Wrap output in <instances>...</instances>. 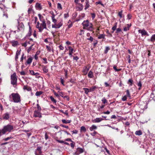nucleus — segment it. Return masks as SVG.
I'll list each match as a JSON object with an SVG mask.
<instances>
[{
  "label": "nucleus",
  "mask_w": 155,
  "mask_h": 155,
  "mask_svg": "<svg viewBox=\"0 0 155 155\" xmlns=\"http://www.w3.org/2000/svg\"><path fill=\"white\" fill-rule=\"evenodd\" d=\"M89 69L87 68V67H86L84 70L83 71V72L85 74H87L88 71H89Z\"/></svg>",
  "instance_id": "c9c22d12"
},
{
  "label": "nucleus",
  "mask_w": 155,
  "mask_h": 155,
  "mask_svg": "<svg viewBox=\"0 0 155 155\" xmlns=\"http://www.w3.org/2000/svg\"><path fill=\"white\" fill-rule=\"evenodd\" d=\"M121 30L120 28H117L116 30V32L117 33H118L119 32L121 31Z\"/></svg>",
  "instance_id": "13d9d810"
},
{
  "label": "nucleus",
  "mask_w": 155,
  "mask_h": 155,
  "mask_svg": "<svg viewBox=\"0 0 155 155\" xmlns=\"http://www.w3.org/2000/svg\"><path fill=\"white\" fill-rule=\"evenodd\" d=\"M19 27L22 29L24 30V26L23 23L21 22L19 24Z\"/></svg>",
  "instance_id": "cd10ccee"
},
{
  "label": "nucleus",
  "mask_w": 155,
  "mask_h": 155,
  "mask_svg": "<svg viewBox=\"0 0 155 155\" xmlns=\"http://www.w3.org/2000/svg\"><path fill=\"white\" fill-rule=\"evenodd\" d=\"M38 15L39 17V19L40 21H43L45 20V19H44V17L43 16L41 15L40 14H38Z\"/></svg>",
  "instance_id": "bb28decb"
},
{
  "label": "nucleus",
  "mask_w": 155,
  "mask_h": 155,
  "mask_svg": "<svg viewBox=\"0 0 155 155\" xmlns=\"http://www.w3.org/2000/svg\"><path fill=\"white\" fill-rule=\"evenodd\" d=\"M138 32L139 33H141V34L142 36L146 35L147 36L149 35L148 34L147 32L144 29H140L138 30Z\"/></svg>",
  "instance_id": "6e6552de"
},
{
  "label": "nucleus",
  "mask_w": 155,
  "mask_h": 155,
  "mask_svg": "<svg viewBox=\"0 0 155 155\" xmlns=\"http://www.w3.org/2000/svg\"><path fill=\"white\" fill-rule=\"evenodd\" d=\"M63 98L64 99L66 98V99L68 101H69V97H68V96L66 95V96H64V97H63Z\"/></svg>",
  "instance_id": "774afa93"
},
{
  "label": "nucleus",
  "mask_w": 155,
  "mask_h": 155,
  "mask_svg": "<svg viewBox=\"0 0 155 155\" xmlns=\"http://www.w3.org/2000/svg\"><path fill=\"white\" fill-rule=\"evenodd\" d=\"M72 143H71L70 145L71 147H72V149H73L74 147V145L75 144V143L73 141V142H72Z\"/></svg>",
  "instance_id": "09e8293b"
},
{
  "label": "nucleus",
  "mask_w": 155,
  "mask_h": 155,
  "mask_svg": "<svg viewBox=\"0 0 155 155\" xmlns=\"http://www.w3.org/2000/svg\"><path fill=\"white\" fill-rule=\"evenodd\" d=\"M102 103L104 104H106L107 103V101L106 99L104 97L101 100Z\"/></svg>",
  "instance_id": "f704fd0d"
},
{
  "label": "nucleus",
  "mask_w": 155,
  "mask_h": 155,
  "mask_svg": "<svg viewBox=\"0 0 155 155\" xmlns=\"http://www.w3.org/2000/svg\"><path fill=\"white\" fill-rule=\"evenodd\" d=\"M33 10H32V8H28V15H29L31 13V11H33Z\"/></svg>",
  "instance_id": "603ef678"
},
{
  "label": "nucleus",
  "mask_w": 155,
  "mask_h": 155,
  "mask_svg": "<svg viewBox=\"0 0 155 155\" xmlns=\"http://www.w3.org/2000/svg\"><path fill=\"white\" fill-rule=\"evenodd\" d=\"M42 147L41 146H38L36 150L35 153L36 155H41L42 153L41 149Z\"/></svg>",
  "instance_id": "39448f33"
},
{
  "label": "nucleus",
  "mask_w": 155,
  "mask_h": 155,
  "mask_svg": "<svg viewBox=\"0 0 155 155\" xmlns=\"http://www.w3.org/2000/svg\"><path fill=\"white\" fill-rule=\"evenodd\" d=\"M12 46H15L18 44V42L17 41H12Z\"/></svg>",
  "instance_id": "5701e85b"
},
{
  "label": "nucleus",
  "mask_w": 155,
  "mask_h": 155,
  "mask_svg": "<svg viewBox=\"0 0 155 155\" xmlns=\"http://www.w3.org/2000/svg\"><path fill=\"white\" fill-rule=\"evenodd\" d=\"M40 111L35 110L34 113V117H38L41 118L42 117L41 113L40 112Z\"/></svg>",
  "instance_id": "423d86ee"
},
{
  "label": "nucleus",
  "mask_w": 155,
  "mask_h": 155,
  "mask_svg": "<svg viewBox=\"0 0 155 155\" xmlns=\"http://www.w3.org/2000/svg\"><path fill=\"white\" fill-rule=\"evenodd\" d=\"M31 32H32V30L31 28V27L30 25H29V31L26 37H27L28 36H30L31 35Z\"/></svg>",
  "instance_id": "f3484780"
},
{
  "label": "nucleus",
  "mask_w": 155,
  "mask_h": 155,
  "mask_svg": "<svg viewBox=\"0 0 155 155\" xmlns=\"http://www.w3.org/2000/svg\"><path fill=\"white\" fill-rule=\"evenodd\" d=\"M13 138V137H8L6 138H4V139H3V141H6L8 140H10V139H12Z\"/></svg>",
  "instance_id": "58836bf2"
},
{
  "label": "nucleus",
  "mask_w": 155,
  "mask_h": 155,
  "mask_svg": "<svg viewBox=\"0 0 155 155\" xmlns=\"http://www.w3.org/2000/svg\"><path fill=\"white\" fill-rule=\"evenodd\" d=\"M105 38V35L104 34H100L98 36V38L101 39V38Z\"/></svg>",
  "instance_id": "473e14b6"
},
{
  "label": "nucleus",
  "mask_w": 155,
  "mask_h": 155,
  "mask_svg": "<svg viewBox=\"0 0 155 155\" xmlns=\"http://www.w3.org/2000/svg\"><path fill=\"white\" fill-rule=\"evenodd\" d=\"M14 129L13 126L10 124H8L7 125L4 126L3 128L1 130L2 134H5L6 132H10L13 130Z\"/></svg>",
  "instance_id": "7ed1b4c3"
},
{
  "label": "nucleus",
  "mask_w": 155,
  "mask_h": 155,
  "mask_svg": "<svg viewBox=\"0 0 155 155\" xmlns=\"http://www.w3.org/2000/svg\"><path fill=\"white\" fill-rule=\"evenodd\" d=\"M42 68L43 72L45 73H47L48 72V70L47 68V66L43 65L42 66Z\"/></svg>",
  "instance_id": "4468645a"
},
{
  "label": "nucleus",
  "mask_w": 155,
  "mask_h": 155,
  "mask_svg": "<svg viewBox=\"0 0 155 155\" xmlns=\"http://www.w3.org/2000/svg\"><path fill=\"white\" fill-rule=\"evenodd\" d=\"M98 87L96 86H92L89 89V92L94 91Z\"/></svg>",
  "instance_id": "dca6fc26"
},
{
  "label": "nucleus",
  "mask_w": 155,
  "mask_h": 155,
  "mask_svg": "<svg viewBox=\"0 0 155 155\" xmlns=\"http://www.w3.org/2000/svg\"><path fill=\"white\" fill-rule=\"evenodd\" d=\"M122 10H121L120 12H119L118 13V15L120 16V18H122Z\"/></svg>",
  "instance_id": "3c124183"
},
{
  "label": "nucleus",
  "mask_w": 155,
  "mask_h": 155,
  "mask_svg": "<svg viewBox=\"0 0 155 155\" xmlns=\"http://www.w3.org/2000/svg\"><path fill=\"white\" fill-rule=\"evenodd\" d=\"M88 77L90 78H92L93 77V72L91 71H90L88 74Z\"/></svg>",
  "instance_id": "6ab92c4d"
},
{
  "label": "nucleus",
  "mask_w": 155,
  "mask_h": 155,
  "mask_svg": "<svg viewBox=\"0 0 155 155\" xmlns=\"http://www.w3.org/2000/svg\"><path fill=\"white\" fill-rule=\"evenodd\" d=\"M3 118L4 119L8 120L9 118V114L7 112L4 114L3 115Z\"/></svg>",
  "instance_id": "1a4fd4ad"
},
{
  "label": "nucleus",
  "mask_w": 155,
  "mask_h": 155,
  "mask_svg": "<svg viewBox=\"0 0 155 155\" xmlns=\"http://www.w3.org/2000/svg\"><path fill=\"white\" fill-rule=\"evenodd\" d=\"M110 49L108 47H106L105 48V49L104 50V53L105 54H107L108 51Z\"/></svg>",
  "instance_id": "a19ab883"
},
{
  "label": "nucleus",
  "mask_w": 155,
  "mask_h": 155,
  "mask_svg": "<svg viewBox=\"0 0 155 155\" xmlns=\"http://www.w3.org/2000/svg\"><path fill=\"white\" fill-rule=\"evenodd\" d=\"M133 82V81L132 79H130L128 81L127 83L129 84V83H130V86H132V84Z\"/></svg>",
  "instance_id": "e433bc0d"
},
{
  "label": "nucleus",
  "mask_w": 155,
  "mask_h": 155,
  "mask_svg": "<svg viewBox=\"0 0 155 155\" xmlns=\"http://www.w3.org/2000/svg\"><path fill=\"white\" fill-rule=\"evenodd\" d=\"M80 131H83L84 132H85L86 131V129L84 126H83L81 127Z\"/></svg>",
  "instance_id": "c756f323"
},
{
  "label": "nucleus",
  "mask_w": 155,
  "mask_h": 155,
  "mask_svg": "<svg viewBox=\"0 0 155 155\" xmlns=\"http://www.w3.org/2000/svg\"><path fill=\"white\" fill-rule=\"evenodd\" d=\"M79 58L77 56H73V60H76V61H77V60L79 59Z\"/></svg>",
  "instance_id": "5fc2aeb1"
},
{
  "label": "nucleus",
  "mask_w": 155,
  "mask_h": 155,
  "mask_svg": "<svg viewBox=\"0 0 155 155\" xmlns=\"http://www.w3.org/2000/svg\"><path fill=\"white\" fill-rule=\"evenodd\" d=\"M58 93L59 94V96H60L62 97H64V93L62 92L58 91Z\"/></svg>",
  "instance_id": "a18cd8bd"
},
{
  "label": "nucleus",
  "mask_w": 155,
  "mask_h": 155,
  "mask_svg": "<svg viewBox=\"0 0 155 155\" xmlns=\"http://www.w3.org/2000/svg\"><path fill=\"white\" fill-rule=\"evenodd\" d=\"M86 5L85 8V9L86 10L87 8H89V1L88 0H86L85 1Z\"/></svg>",
  "instance_id": "b1692460"
},
{
  "label": "nucleus",
  "mask_w": 155,
  "mask_h": 155,
  "mask_svg": "<svg viewBox=\"0 0 155 155\" xmlns=\"http://www.w3.org/2000/svg\"><path fill=\"white\" fill-rule=\"evenodd\" d=\"M60 111L61 112V113H63L64 114H65V115H66V116H67V117H69V114H68V111H67V110H66V111H65V112H64L63 111V110H60Z\"/></svg>",
  "instance_id": "393cba45"
},
{
  "label": "nucleus",
  "mask_w": 155,
  "mask_h": 155,
  "mask_svg": "<svg viewBox=\"0 0 155 155\" xmlns=\"http://www.w3.org/2000/svg\"><path fill=\"white\" fill-rule=\"evenodd\" d=\"M30 74L32 75H35V73L33 70H29Z\"/></svg>",
  "instance_id": "680f3d73"
},
{
  "label": "nucleus",
  "mask_w": 155,
  "mask_h": 155,
  "mask_svg": "<svg viewBox=\"0 0 155 155\" xmlns=\"http://www.w3.org/2000/svg\"><path fill=\"white\" fill-rule=\"evenodd\" d=\"M83 90L84 91V93L85 94H87L89 92V89L87 88H83Z\"/></svg>",
  "instance_id": "a878e982"
},
{
  "label": "nucleus",
  "mask_w": 155,
  "mask_h": 155,
  "mask_svg": "<svg viewBox=\"0 0 155 155\" xmlns=\"http://www.w3.org/2000/svg\"><path fill=\"white\" fill-rule=\"evenodd\" d=\"M87 39L91 41H92L93 40V38L91 36H90L89 38H87Z\"/></svg>",
  "instance_id": "052dcab7"
},
{
  "label": "nucleus",
  "mask_w": 155,
  "mask_h": 155,
  "mask_svg": "<svg viewBox=\"0 0 155 155\" xmlns=\"http://www.w3.org/2000/svg\"><path fill=\"white\" fill-rule=\"evenodd\" d=\"M43 92L42 91H37L35 93V95L37 96H40L42 94Z\"/></svg>",
  "instance_id": "2f4dec72"
},
{
  "label": "nucleus",
  "mask_w": 155,
  "mask_h": 155,
  "mask_svg": "<svg viewBox=\"0 0 155 155\" xmlns=\"http://www.w3.org/2000/svg\"><path fill=\"white\" fill-rule=\"evenodd\" d=\"M104 120V119L101 118H97L93 120V122L95 123H98Z\"/></svg>",
  "instance_id": "9b49d317"
},
{
  "label": "nucleus",
  "mask_w": 155,
  "mask_h": 155,
  "mask_svg": "<svg viewBox=\"0 0 155 155\" xmlns=\"http://www.w3.org/2000/svg\"><path fill=\"white\" fill-rule=\"evenodd\" d=\"M77 13L76 12H74V13L73 14V17H74V18H76L77 16Z\"/></svg>",
  "instance_id": "0e129e2a"
},
{
  "label": "nucleus",
  "mask_w": 155,
  "mask_h": 155,
  "mask_svg": "<svg viewBox=\"0 0 155 155\" xmlns=\"http://www.w3.org/2000/svg\"><path fill=\"white\" fill-rule=\"evenodd\" d=\"M137 86L139 87L138 88L139 90H140L141 89V87L142 86V84H141V82L140 81L137 84Z\"/></svg>",
  "instance_id": "7c9ffc66"
},
{
  "label": "nucleus",
  "mask_w": 155,
  "mask_h": 155,
  "mask_svg": "<svg viewBox=\"0 0 155 155\" xmlns=\"http://www.w3.org/2000/svg\"><path fill=\"white\" fill-rule=\"evenodd\" d=\"M91 15L92 16V19H93L95 17V14L94 13H91Z\"/></svg>",
  "instance_id": "bf43d9fd"
},
{
  "label": "nucleus",
  "mask_w": 155,
  "mask_h": 155,
  "mask_svg": "<svg viewBox=\"0 0 155 155\" xmlns=\"http://www.w3.org/2000/svg\"><path fill=\"white\" fill-rule=\"evenodd\" d=\"M62 23L61 22H60L58 24H56V25L57 28H59L61 26H62Z\"/></svg>",
  "instance_id": "ea45409f"
},
{
  "label": "nucleus",
  "mask_w": 155,
  "mask_h": 155,
  "mask_svg": "<svg viewBox=\"0 0 155 155\" xmlns=\"http://www.w3.org/2000/svg\"><path fill=\"white\" fill-rule=\"evenodd\" d=\"M82 24L83 27V28L84 29L89 31H93L94 29L92 23L90 22L88 20L84 21Z\"/></svg>",
  "instance_id": "f257e3e1"
},
{
  "label": "nucleus",
  "mask_w": 155,
  "mask_h": 155,
  "mask_svg": "<svg viewBox=\"0 0 155 155\" xmlns=\"http://www.w3.org/2000/svg\"><path fill=\"white\" fill-rule=\"evenodd\" d=\"M127 97L126 96H124L122 98V100L123 101H125L127 100Z\"/></svg>",
  "instance_id": "6e6d98bb"
},
{
  "label": "nucleus",
  "mask_w": 155,
  "mask_h": 155,
  "mask_svg": "<svg viewBox=\"0 0 155 155\" xmlns=\"http://www.w3.org/2000/svg\"><path fill=\"white\" fill-rule=\"evenodd\" d=\"M11 96L14 102L18 103L21 102V97L18 93H12L9 96V97L11 98Z\"/></svg>",
  "instance_id": "f03ea898"
},
{
  "label": "nucleus",
  "mask_w": 155,
  "mask_h": 155,
  "mask_svg": "<svg viewBox=\"0 0 155 155\" xmlns=\"http://www.w3.org/2000/svg\"><path fill=\"white\" fill-rule=\"evenodd\" d=\"M42 22V23L41 24V25L42 26L43 28L46 29V25L45 20L43 21Z\"/></svg>",
  "instance_id": "aec40b11"
},
{
  "label": "nucleus",
  "mask_w": 155,
  "mask_h": 155,
  "mask_svg": "<svg viewBox=\"0 0 155 155\" xmlns=\"http://www.w3.org/2000/svg\"><path fill=\"white\" fill-rule=\"evenodd\" d=\"M57 8L59 9H62V7L61 4L60 3H58L57 4Z\"/></svg>",
  "instance_id": "49530a36"
},
{
  "label": "nucleus",
  "mask_w": 155,
  "mask_h": 155,
  "mask_svg": "<svg viewBox=\"0 0 155 155\" xmlns=\"http://www.w3.org/2000/svg\"><path fill=\"white\" fill-rule=\"evenodd\" d=\"M126 92L127 93V95H126V96L129 97L130 99L131 97V96L130 95L129 90H127L126 91Z\"/></svg>",
  "instance_id": "72a5a7b5"
},
{
  "label": "nucleus",
  "mask_w": 155,
  "mask_h": 155,
  "mask_svg": "<svg viewBox=\"0 0 155 155\" xmlns=\"http://www.w3.org/2000/svg\"><path fill=\"white\" fill-rule=\"evenodd\" d=\"M23 89L24 90H26L28 91H31V88L30 87H28L27 86L24 85L23 87Z\"/></svg>",
  "instance_id": "2eb2a0df"
},
{
  "label": "nucleus",
  "mask_w": 155,
  "mask_h": 155,
  "mask_svg": "<svg viewBox=\"0 0 155 155\" xmlns=\"http://www.w3.org/2000/svg\"><path fill=\"white\" fill-rule=\"evenodd\" d=\"M135 134L137 135L140 136L142 134V132L141 130H139L135 132Z\"/></svg>",
  "instance_id": "4be33fe9"
},
{
  "label": "nucleus",
  "mask_w": 155,
  "mask_h": 155,
  "mask_svg": "<svg viewBox=\"0 0 155 155\" xmlns=\"http://www.w3.org/2000/svg\"><path fill=\"white\" fill-rule=\"evenodd\" d=\"M97 128V127L96 126L94 125H92V126L90 128V130L91 131H92L94 129H96Z\"/></svg>",
  "instance_id": "c85d7f7f"
},
{
  "label": "nucleus",
  "mask_w": 155,
  "mask_h": 155,
  "mask_svg": "<svg viewBox=\"0 0 155 155\" xmlns=\"http://www.w3.org/2000/svg\"><path fill=\"white\" fill-rule=\"evenodd\" d=\"M35 6L37 9L39 10L42 9V7L41 4L38 3H36Z\"/></svg>",
  "instance_id": "ddd939ff"
},
{
  "label": "nucleus",
  "mask_w": 155,
  "mask_h": 155,
  "mask_svg": "<svg viewBox=\"0 0 155 155\" xmlns=\"http://www.w3.org/2000/svg\"><path fill=\"white\" fill-rule=\"evenodd\" d=\"M60 79H61V83L62 84L63 86H64L65 85L64 84V81L63 79H62V78H61Z\"/></svg>",
  "instance_id": "69168bd1"
},
{
  "label": "nucleus",
  "mask_w": 155,
  "mask_h": 155,
  "mask_svg": "<svg viewBox=\"0 0 155 155\" xmlns=\"http://www.w3.org/2000/svg\"><path fill=\"white\" fill-rule=\"evenodd\" d=\"M11 84L13 85H16L17 84V78L15 73H14L11 75Z\"/></svg>",
  "instance_id": "20e7f679"
},
{
  "label": "nucleus",
  "mask_w": 155,
  "mask_h": 155,
  "mask_svg": "<svg viewBox=\"0 0 155 155\" xmlns=\"http://www.w3.org/2000/svg\"><path fill=\"white\" fill-rule=\"evenodd\" d=\"M20 54V51H17L16 52V55L15 56V60L16 61H17L18 59V56Z\"/></svg>",
  "instance_id": "a211bd4d"
},
{
  "label": "nucleus",
  "mask_w": 155,
  "mask_h": 155,
  "mask_svg": "<svg viewBox=\"0 0 155 155\" xmlns=\"http://www.w3.org/2000/svg\"><path fill=\"white\" fill-rule=\"evenodd\" d=\"M150 98H152L155 101V97L154 96V94L153 92H152L151 94Z\"/></svg>",
  "instance_id": "79ce46f5"
},
{
  "label": "nucleus",
  "mask_w": 155,
  "mask_h": 155,
  "mask_svg": "<svg viewBox=\"0 0 155 155\" xmlns=\"http://www.w3.org/2000/svg\"><path fill=\"white\" fill-rule=\"evenodd\" d=\"M50 98L51 100L54 103H56V100L54 99V98L52 96L50 97Z\"/></svg>",
  "instance_id": "37998d69"
},
{
  "label": "nucleus",
  "mask_w": 155,
  "mask_h": 155,
  "mask_svg": "<svg viewBox=\"0 0 155 155\" xmlns=\"http://www.w3.org/2000/svg\"><path fill=\"white\" fill-rule=\"evenodd\" d=\"M34 45V44H33L28 49V50H27V52H28V53H29V52L31 51V49H32V46Z\"/></svg>",
  "instance_id": "c03bdc74"
},
{
  "label": "nucleus",
  "mask_w": 155,
  "mask_h": 155,
  "mask_svg": "<svg viewBox=\"0 0 155 155\" xmlns=\"http://www.w3.org/2000/svg\"><path fill=\"white\" fill-rule=\"evenodd\" d=\"M84 151V149L78 147L75 153L74 154L76 155H78L80 153H83Z\"/></svg>",
  "instance_id": "0eeeda50"
},
{
  "label": "nucleus",
  "mask_w": 155,
  "mask_h": 155,
  "mask_svg": "<svg viewBox=\"0 0 155 155\" xmlns=\"http://www.w3.org/2000/svg\"><path fill=\"white\" fill-rule=\"evenodd\" d=\"M33 60V58L31 57H29L25 63V64L27 65L28 64H30Z\"/></svg>",
  "instance_id": "9d476101"
},
{
  "label": "nucleus",
  "mask_w": 155,
  "mask_h": 155,
  "mask_svg": "<svg viewBox=\"0 0 155 155\" xmlns=\"http://www.w3.org/2000/svg\"><path fill=\"white\" fill-rule=\"evenodd\" d=\"M60 126L61 127H64V128H67V129L69 128L68 126H65V125H64L62 124H61L60 125Z\"/></svg>",
  "instance_id": "4d7b16f0"
},
{
  "label": "nucleus",
  "mask_w": 155,
  "mask_h": 155,
  "mask_svg": "<svg viewBox=\"0 0 155 155\" xmlns=\"http://www.w3.org/2000/svg\"><path fill=\"white\" fill-rule=\"evenodd\" d=\"M149 41L153 42L155 41V34L153 35L150 39V40H148Z\"/></svg>",
  "instance_id": "412c9836"
},
{
  "label": "nucleus",
  "mask_w": 155,
  "mask_h": 155,
  "mask_svg": "<svg viewBox=\"0 0 155 155\" xmlns=\"http://www.w3.org/2000/svg\"><path fill=\"white\" fill-rule=\"evenodd\" d=\"M48 138V136L47 135V133H46L45 134V139L46 140H47Z\"/></svg>",
  "instance_id": "338daca9"
},
{
  "label": "nucleus",
  "mask_w": 155,
  "mask_h": 155,
  "mask_svg": "<svg viewBox=\"0 0 155 155\" xmlns=\"http://www.w3.org/2000/svg\"><path fill=\"white\" fill-rule=\"evenodd\" d=\"M37 108L38 109V111H41V108L40 106H39V104H37Z\"/></svg>",
  "instance_id": "864d4df0"
},
{
  "label": "nucleus",
  "mask_w": 155,
  "mask_h": 155,
  "mask_svg": "<svg viewBox=\"0 0 155 155\" xmlns=\"http://www.w3.org/2000/svg\"><path fill=\"white\" fill-rule=\"evenodd\" d=\"M117 27V23H116L115 25L113 27H112V30H114V31L116 29Z\"/></svg>",
  "instance_id": "de8ad7c7"
},
{
  "label": "nucleus",
  "mask_w": 155,
  "mask_h": 155,
  "mask_svg": "<svg viewBox=\"0 0 155 155\" xmlns=\"http://www.w3.org/2000/svg\"><path fill=\"white\" fill-rule=\"evenodd\" d=\"M127 18L128 19L130 20L132 18V15L130 13L128 14L127 15Z\"/></svg>",
  "instance_id": "8fccbe9b"
},
{
  "label": "nucleus",
  "mask_w": 155,
  "mask_h": 155,
  "mask_svg": "<svg viewBox=\"0 0 155 155\" xmlns=\"http://www.w3.org/2000/svg\"><path fill=\"white\" fill-rule=\"evenodd\" d=\"M106 32L107 34H108L109 35L110 37H112V35L109 32V31L108 30H107Z\"/></svg>",
  "instance_id": "e2e57ef3"
},
{
  "label": "nucleus",
  "mask_w": 155,
  "mask_h": 155,
  "mask_svg": "<svg viewBox=\"0 0 155 155\" xmlns=\"http://www.w3.org/2000/svg\"><path fill=\"white\" fill-rule=\"evenodd\" d=\"M78 6L77 8H78V10L81 11L82 10L83 8V6L82 4L78 3Z\"/></svg>",
  "instance_id": "f8f14e48"
},
{
  "label": "nucleus",
  "mask_w": 155,
  "mask_h": 155,
  "mask_svg": "<svg viewBox=\"0 0 155 155\" xmlns=\"http://www.w3.org/2000/svg\"><path fill=\"white\" fill-rule=\"evenodd\" d=\"M68 48L69 49V53H73L74 50L71 46H68Z\"/></svg>",
  "instance_id": "4c0bfd02"
}]
</instances>
